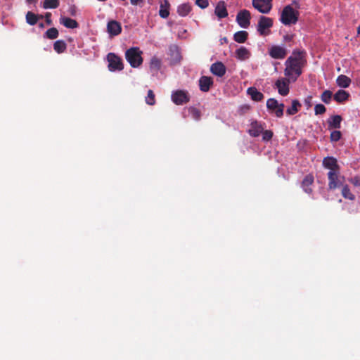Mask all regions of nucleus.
Segmentation results:
<instances>
[{"instance_id":"09e8293b","label":"nucleus","mask_w":360,"mask_h":360,"mask_svg":"<svg viewBox=\"0 0 360 360\" xmlns=\"http://www.w3.org/2000/svg\"><path fill=\"white\" fill-rule=\"evenodd\" d=\"M284 39H285V41H290V40H291V39H292V37H291V36H289V35H285V36L284 37Z\"/></svg>"},{"instance_id":"9d476101","label":"nucleus","mask_w":360,"mask_h":360,"mask_svg":"<svg viewBox=\"0 0 360 360\" xmlns=\"http://www.w3.org/2000/svg\"><path fill=\"white\" fill-rule=\"evenodd\" d=\"M251 14L249 11L243 9L240 11L236 15V21L239 26L248 28L250 25Z\"/></svg>"},{"instance_id":"7ed1b4c3","label":"nucleus","mask_w":360,"mask_h":360,"mask_svg":"<svg viewBox=\"0 0 360 360\" xmlns=\"http://www.w3.org/2000/svg\"><path fill=\"white\" fill-rule=\"evenodd\" d=\"M142 51L139 47H131L125 52V58L132 68H138L143 63Z\"/></svg>"},{"instance_id":"864d4df0","label":"nucleus","mask_w":360,"mask_h":360,"mask_svg":"<svg viewBox=\"0 0 360 360\" xmlns=\"http://www.w3.org/2000/svg\"><path fill=\"white\" fill-rule=\"evenodd\" d=\"M357 33L358 34H360V25L357 27Z\"/></svg>"},{"instance_id":"c03bdc74","label":"nucleus","mask_w":360,"mask_h":360,"mask_svg":"<svg viewBox=\"0 0 360 360\" xmlns=\"http://www.w3.org/2000/svg\"><path fill=\"white\" fill-rule=\"evenodd\" d=\"M51 13L47 12V13H45L44 18H45L46 23L48 25H52V20H51Z\"/></svg>"},{"instance_id":"72a5a7b5","label":"nucleus","mask_w":360,"mask_h":360,"mask_svg":"<svg viewBox=\"0 0 360 360\" xmlns=\"http://www.w3.org/2000/svg\"><path fill=\"white\" fill-rule=\"evenodd\" d=\"M59 6V0H44L43 8L45 9L48 8H56Z\"/></svg>"},{"instance_id":"aec40b11","label":"nucleus","mask_w":360,"mask_h":360,"mask_svg":"<svg viewBox=\"0 0 360 360\" xmlns=\"http://www.w3.org/2000/svg\"><path fill=\"white\" fill-rule=\"evenodd\" d=\"M342 118L340 115H333L328 120V129H340Z\"/></svg>"},{"instance_id":"37998d69","label":"nucleus","mask_w":360,"mask_h":360,"mask_svg":"<svg viewBox=\"0 0 360 360\" xmlns=\"http://www.w3.org/2000/svg\"><path fill=\"white\" fill-rule=\"evenodd\" d=\"M349 181L355 186H360V178L359 176L350 179Z\"/></svg>"},{"instance_id":"20e7f679","label":"nucleus","mask_w":360,"mask_h":360,"mask_svg":"<svg viewBox=\"0 0 360 360\" xmlns=\"http://www.w3.org/2000/svg\"><path fill=\"white\" fill-rule=\"evenodd\" d=\"M273 26V20L271 18L261 15L259 18L257 30L261 36H267L271 33Z\"/></svg>"},{"instance_id":"a878e982","label":"nucleus","mask_w":360,"mask_h":360,"mask_svg":"<svg viewBox=\"0 0 360 360\" xmlns=\"http://www.w3.org/2000/svg\"><path fill=\"white\" fill-rule=\"evenodd\" d=\"M301 103L298 100H292V105L290 108H288L286 110V113L288 115H295L301 108Z\"/></svg>"},{"instance_id":"423d86ee","label":"nucleus","mask_w":360,"mask_h":360,"mask_svg":"<svg viewBox=\"0 0 360 360\" xmlns=\"http://www.w3.org/2000/svg\"><path fill=\"white\" fill-rule=\"evenodd\" d=\"M328 188L330 190H334L342 185L344 176H340V170L335 172H328Z\"/></svg>"},{"instance_id":"79ce46f5","label":"nucleus","mask_w":360,"mask_h":360,"mask_svg":"<svg viewBox=\"0 0 360 360\" xmlns=\"http://www.w3.org/2000/svg\"><path fill=\"white\" fill-rule=\"evenodd\" d=\"M195 4L202 9H205L209 6L208 0H195Z\"/></svg>"},{"instance_id":"de8ad7c7","label":"nucleus","mask_w":360,"mask_h":360,"mask_svg":"<svg viewBox=\"0 0 360 360\" xmlns=\"http://www.w3.org/2000/svg\"><path fill=\"white\" fill-rule=\"evenodd\" d=\"M221 44H223L224 43H228V39L226 37H223L220 39Z\"/></svg>"},{"instance_id":"2eb2a0df","label":"nucleus","mask_w":360,"mask_h":360,"mask_svg":"<svg viewBox=\"0 0 360 360\" xmlns=\"http://www.w3.org/2000/svg\"><path fill=\"white\" fill-rule=\"evenodd\" d=\"M226 66L221 62H216L212 64L210 67V72L218 77H223L226 74Z\"/></svg>"},{"instance_id":"9b49d317","label":"nucleus","mask_w":360,"mask_h":360,"mask_svg":"<svg viewBox=\"0 0 360 360\" xmlns=\"http://www.w3.org/2000/svg\"><path fill=\"white\" fill-rule=\"evenodd\" d=\"M269 56L274 59H283L287 55V51L284 47L274 45L269 49Z\"/></svg>"},{"instance_id":"ea45409f","label":"nucleus","mask_w":360,"mask_h":360,"mask_svg":"<svg viewBox=\"0 0 360 360\" xmlns=\"http://www.w3.org/2000/svg\"><path fill=\"white\" fill-rule=\"evenodd\" d=\"M326 108L323 104H316L314 107L315 115H323L326 112Z\"/></svg>"},{"instance_id":"5fc2aeb1","label":"nucleus","mask_w":360,"mask_h":360,"mask_svg":"<svg viewBox=\"0 0 360 360\" xmlns=\"http://www.w3.org/2000/svg\"><path fill=\"white\" fill-rule=\"evenodd\" d=\"M39 16V19H42L44 16L42 15H37Z\"/></svg>"},{"instance_id":"cd10ccee","label":"nucleus","mask_w":360,"mask_h":360,"mask_svg":"<svg viewBox=\"0 0 360 360\" xmlns=\"http://www.w3.org/2000/svg\"><path fill=\"white\" fill-rule=\"evenodd\" d=\"M248 37V33L246 31H238L233 35V39L238 43H245Z\"/></svg>"},{"instance_id":"8fccbe9b","label":"nucleus","mask_w":360,"mask_h":360,"mask_svg":"<svg viewBox=\"0 0 360 360\" xmlns=\"http://www.w3.org/2000/svg\"><path fill=\"white\" fill-rule=\"evenodd\" d=\"M27 3L32 4L35 3L37 0H26Z\"/></svg>"},{"instance_id":"49530a36","label":"nucleus","mask_w":360,"mask_h":360,"mask_svg":"<svg viewBox=\"0 0 360 360\" xmlns=\"http://www.w3.org/2000/svg\"><path fill=\"white\" fill-rule=\"evenodd\" d=\"M142 1H143V0H130L131 4L133 5H137L140 2H142Z\"/></svg>"},{"instance_id":"4468645a","label":"nucleus","mask_w":360,"mask_h":360,"mask_svg":"<svg viewBox=\"0 0 360 360\" xmlns=\"http://www.w3.org/2000/svg\"><path fill=\"white\" fill-rule=\"evenodd\" d=\"M314 181V178L311 174H309L304 177L301 183V187L306 193L311 194L313 193L311 186Z\"/></svg>"},{"instance_id":"0eeeda50","label":"nucleus","mask_w":360,"mask_h":360,"mask_svg":"<svg viewBox=\"0 0 360 360\" xmlns=\"http://www.w3.org/2000/svg\"><path fill=\"white\" fill-rule=\"evenodd\" d=\"M266 108L271 112L275 113L277 117H282L285 105L283 103H278L275 98H269L266 101Z\"/></svg>"},{"instance_id":"7c9ffc66","label":"nucleus","mask_w":360,"mask_h":360,"mask_svg":"<svg viewBox=\"0 0 360 360\" xmlns=\"http://www.w3.org/2000/svg\"><path fill=\"white\" fill-rule=\"evenodd\" d=\"M67 49L66 43L63 40H58L53 44V49L58 53H63Z\"/></svg>"},{"instance_id":"6ab92c4d","label":"nucleus","mask_w":360,"mask_h":360,"mask_svg":"<svg viewBox=\"0 0 360 360\" xmlns=\"http://www.w3.org/2000/svg\"><path fill=\"white\" fill-rule=\"evenodd\" d=\"M264 128L261 124L257 121H254L250 124V128L248 130V134L252 137L259 136L263 131Z\"/></svg>"},{"instance_id":"39448f33","label":"nucleus","mask_w":360,"mask_h":360,"mask_svg":"<svg viewBox=\"0 0 360 360\" xmlns=\"http://www.w3.org/2000/svg\"><path fill=\"white\" fill-rule=\"evenodd\" d=\"M107 60L108 61V68L110 71H121L124 69L122 60L120 57L114 53H109L107 55Z\"/></svg>"},{"instance_id":"ddd939ff","label":"nucleus","mask_w":360,"mask_h":360,"mask_svg":"<svg viewBox=\"0 0 360 360\" xmlns=\"http://www.w3.org/2000/svg\"><path fill=\"white\" fill-rule=\"evenodd\" d=\"M323 166L328 169L329 172L340 171V168L336 158L334 157H326L323 160Z\"/></svg>"},{"instance_id":"e433bc0d","label":"nucleus","mask_w":360,"mask_h":360,"mask_svg":"<svg viewBox=\"0 0 360 360\" xmlns=\"http://www.w3.org/2000/svg\"><path fill=\"white\" fill-rule=\"evenodd\" d=\"M332 96V91L330 90H325L321 95V99L323 103L328 104L331 101Z\"/></svg>"},{"instance_id":"3c124183","label":"nucleus","mask_w":360,"mask_h":360,"mask_svg":"<svg viewBox=\"0 0 360 360\" xmlns=\"http://www.w3.org/2000/svg\"><path fill=\"white\" fill-rule=\"evenodd\" d=\"M39 27L40 28H44V23H42V22L39 23Z\"/></svg>"},{"instance_id":"f704fd0d","label":"nucleus","mask_w":360,"mask_h":360,"mask_svg":"<svg viewBox=\"0 0 360 360\" xmlns=\"http://www.w3.org/2000/svg\"><path fill=\"white\" fill-rule=\"evenodd\" d=\"M342 195L346 199L352 200H354V198H355L354 195H353L351 193L350 189L347 185H345L342 187Z\"/></svg>"},{"instance_id":"b1692460","label":"nucleus","mask_w":360,"mask_h":360,"mask_svg":"<svg viewBox=\"0 0 360 360\" xmlns=\"http://www.w3.org/2000/svg\"><path fill=\"white\" fill-rule=\"evenodd\" d=\"M349 97V94L342 89L338 90L335 94H334V100L337 101L338 103H343L345 101L348 99Z\"/></svg>"},{"instance_id":"a18cd8bd","label":"nucleus","mask_w":360,"mask_h":360,"mask_svg":"<svg viewBox=\"0 0 360 360\" xmlns=\"http://www.w3.org/2000/svg\"><path fill=\"white\" fill-rule=\"evenodd\" d=\"M312 96H308L305 99H304V104L305 105L307 106V108H309L311 107L312 105Z\"/></svg>"},{"instance_id":"c85d7f7f","label":"nucleus","mask_w":360,"mask_h":360,"mask_svg":"<svg viewBox=\"0 0 360 360\" xmlns=\"http://www.w3.org/2000/svg\"><path fill=\"white\" fill-rule=\"evenodd\" d=\"M161 60L156 56H153L150 59V69L151 71H154L155 72H158L161 68Z\"/></svg>"},{"instance_id":"58836bf2","label":"nucleus","mask_w":360,"mask_h":360,"mask_svg":"<svg viewBox=\"0 0 360 360\" xmlns=\"http://www.w3.org/2000/svg\"><path fill=\"white\" fill-rule=\"evenodd\" d=\"M342 136V134L340 131L335 130L330 133V139L333 142L338 141Z\"/></svg>"},{"instance_id":"c9c22d12","label":"nucleus","mask_w":360,"mask_h":360,"mask_svg":"<svg viewBox=\"0 0 360 360\" xmlns=\"http://www.w3.org/2000/svg\"><path fill=\"white\" fill-rule=\"evenodd\" d=\"M188 112L195 120H200L201 117V112L195 107H190Z\"/></svg>"},{"instance_id":"1a4fd4ad","label":"nucleus","mask_w":360,"mask_h":360,"mask_svg":"<svg viewBox=\"0 0 360 360\" xmlns=\"http://www.w3.org/2000/svg\"><path fill=\"white\" fill-rule=\"evenodd\" d=\"M273 0H252V6L262 13H269L272 8Z\"/></svg>"},{"instance_id":"412c9836","label":"nucleus","mask_w":360,"mask_h":360,"mask_svg":"<svg viewBox=\"0 0 360 360\" xmlns=\"http://www.w3.org/2000/svg\"><path fill=\"white\" fill-rule=\"evenodd\" d=\"M247 93L254 101L258 102L264 99L263 94L259 91L255 87H249L247 90Z\"/></svg>"},{"instance_id":"dca6fc26","label":"nucleus","mask_w":360,"mask_h":360,"mask_svg":"<svg viewBox=\"0 0 360 360\" xmlns=\"http://www.w3.org/2000/svg\"><path fill=\"white\" fill-rule=\"evenodd\" d=\"M107 30L110 35L117 36L122 32L121 24L116 20H110L107 25Z\"/></svg>"},{"instance_id":"2f4dec72","label":"nucleus","mask_w":360,"mask_h":360,"mask_svg":"<svg viewBox=\"0 0 360 360\" xmlns=\"http://www.w3.org/2000/svg\"><path fill=\"white\" fill-rule=\"evenodd\" d=\"M25 18L27 23L30 25H36L39 20V16L31 11L27 13Z\"/></svg>"},{"instance_id":"603ef678","label":"nucleus","mask_w":360,"mask_h":360,"mask_svg":"<svg viewBox=\"0 0 360 360\" xmlns=\"http://www.w3.org/2000/svg\"><path fill=\"white\" fill-rule=\"evenodd\" d=\"M292 4L295 5V7H296V8H298V4H297V1H294L292 2Z\"/></svg>"},{"instance_id":"a211bd4d","label":"nucleus","mask_w":360,"mask_h":360,"mask_svg":"<svg viewBox=\"0 0 360 360\" xmlns=\"http://www.w3.org/2000/svg\"><path fill=\"white\" fill-rule=\"evenodd\" d=\"M215 15L219 18H224L228 16V11L225 2L224 1H219L214 9Z\"/></svg>"},{"instance_id":"5701e85b","label":"nucleus","mask_w":360,"mask_h":360,"mask_svg":"<svg viewBox=\"0 0 360 360\" xmlns=\"http://www.w3.org/2000/svg\"><path fill=\"white\" fill-rule=\"evenodd\" d=\"M60 24L63 25L67 28L74 29L79 26L78 22L70 18L63 17L60 18Z\"/></svg>"},{"instance_id":"f3484780","label":"nucleus","mask_w":360,"mask_h":360,"mask_svg":"<svg viewBox=\"0 0 360 360\" xmlns=\"http://www.w3.org/2000/svg\"><path fill=\"white\" fill-rule=\"evenodd\" d=\"M213 85V79L210 77L202 76L199 79V86L200 91L203 92L209 91L210 87Z\"/></svg>"},{"instance_id":"6e6552de","label":"nucleus","mask_w":360,"mask_h":360,"mask_svg":"<svg viewBox=\"0 0 360 360\" xmlns=\"http://www.w3.org/2000/svg\"><path fill=\"white\" fill-rule=\"evenodd\" d=\"M172 101L178 105H184L189 102L188 93L184 90H176L172 94Z\"/></svg>"},{"instance_id":"393cba45","label":"nucleus","mask_w":360,"mask_h":360,"mask_svg":"<svg viewBox=\"0 0 360 360\" xmlns=\"http://www.w3.org/2000/svg\"><path fill=\"white\" fill-rule=\"evenodd\" d=\"M170 4L167 0H164L162 3H161L160 6L159 15L162 18H167L169 15V8Z\"/></svg>"},{"instance_id":"f03ea898","label":"nucleus","mask_w":360,"mask_h":360,"mask_svg":"<svg viewBox=\"0 0 360 360\" xmlns=\"http://www.w3.org/2000/svg\"><path fill=\"white\" fill-rule=\"evenodd\" d=\"M299 12L291 5L285 6L281 14L280 20L285 25H295L299 19Z\"/></svg>"},{"instance_id":"473e14b6","label":"nucleus","mask_w":360,"mask_h":360,"mask_svg":"<svg viewBox=\"0 0 360 360\" xmlns=\"http://www.w3.org/2000/svg\"><path fill=\"white\" fill-rule=\"evenodd\" d=\"M58 31L55 27H51L46 30V32L44 34V37L49 39H55L58 38Z\"/></svg>"},{"instance_id":"c756f323","label":"nucleus","mask_w":360,"mask_h":360,"mask_svg":"<svg viewBox=\"0 0 360 360\" xmlns=\"http://www.w3.org/2000/svg\"><path fill=\"white\" fill-rule=\"evenodd\" d=\"M191 11V6L188 4H183L178 6L177 13L180 16H186Z\"/></svg>"},{"instance_id":"4be33fe9","label":"nucleus","mask_w":360,"mask_h":360,"mask_svg":"<svg viewBox=\"0 0 360 360\" xmlns=\"http://www.w3.org/2000/svg\"><path fill=\"white\" fill-rule=\"evenodd\" d=\"M250 55V51L244 46H241L236 51V57L240 60L248 59Z\"/></svg>"},{"instance_id":"bb28decb","label":"nucleus","mask_w":360,"mask_h":360,"mask_svg":"<svg viewBox=\"0 0 360 360\" xmlns=\"http://www.w3.org/2000/svg\"><path fill=\"white\" fill-rule=\"evenodd\" d=\"M336 82L338 86L342 88H347L350 85L351 79L347 76L341 75L338 77Z\"/></svg>"},{"instance_id":"f8f14e48","label":"nucleus","mask_w":360,"mask_h":360,"mask_svg":"<svg viewBox=\"0 0 360 360\" xmlns=\"http://www.w3.org/2000/svg\"><path fill=\"white\" fill-rule=\"evenodd\" d=\"M292 82L288 79H281L276 82V86L278 89V93L281 96H286L289 94V83Z\"/></svg>"},{"instance_id":"a19ab883","label":"nucleus","mask_w":360,"mask_h":360,"mask_svg":"<svg viewBox=\"0 0 360 360\" xmlns=\"http://www.w3.org/2000/svg\"><path fill=\"white\" fill-rule=\"evenodd\" d=\"M262 133V140L264 141H269L272 139L273 132L271 130H263Z\"/></svg>"},{"instance_id":"4c0bfd02","label":"nucleus","mask_w":360,"mask_h":360,"mask_svg":"<svg viewBox=\"0 0 360 360\" xmlns=\"http://www.w3.org/2000/svg\"><path fill=\"white\" fill-rule=\"evenodd\" d=\"M145 100L148 105H153L155 103V96L153 90L150 89L148 91V94Z\"/></svg>"},{"instance_id":"f257e3e1","label":"nucleus","mask_w":360,"mask_h":360,"mask_svg":"<svg viewBox=\"0 0 360 360\" xmlns=\"http://www.w3.org/2000/svg\"><path fill=\"white\" fill-rule=\"evenodd\" d=\"M306 53L304 51H293L292 56L285 62L284 75L295 82L302 73V68L306 65Z\"/></svg>"}]
</instances>
